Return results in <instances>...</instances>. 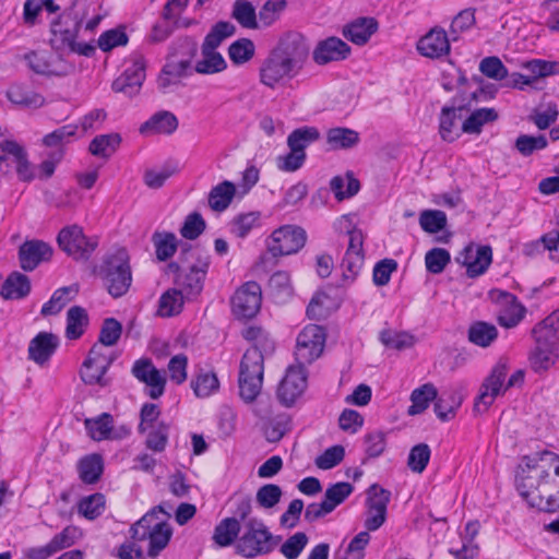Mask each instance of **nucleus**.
I'll return each instance as SVG.
<instances>
[{
  "label": "nucleus",
  "mask_w": 559,
  "mask_h": 559,
  "mask_svg": "<svg viewBox=\"0 0 559 559\" xmlns=\"http://www.w3.org/2000/svg\"><path fill=\"white\" fill-rule=\"evenodd\" d=\"M262 306L259 282H247V404L260 394L264 378V359L275 352V343L261 326L250 324Z\"/></svg>",
  "instance_id": "nucleus-1"
},
{
  "label": "nucleus",
  "mask_w": 559,
  "mask_h": 559,
  "mask_svg": "<svg viewBox=\"0 0 559 559\" xmlns=\"http://www.w3.org/2000/svg\"><path fill=\"white\" fill-rule=\"evenodd\" d=\"M309 47L300 34H287L271 51L260 69L261 82L273 87L281 80L294 78L302 68Z\"/></svg>",
  "instance_id": "nucleus-2"
},
{
  "label": "nucleus",
  "mask_w": 559,
  "mask_h": 559,
  "mask_svg": "<svg viewBox=\"0 0 559 559\" xmlns=\"http://www.w3.org/2000/svg\"><path fill=\"white\" fill-rule=\"evenodd\" d=\"M522 468L521 473L515 476V486L520 496L532 508L545 513H555L559 511V478H540L537 481L533 477L525 474Z\"/></svg>",
  "instance_id": "nucleus-3"
},
{
  "label": "nucleus",
  "mask_w": 559,
  "mask_h": 559,
  "mask_svg": "<svg viewBox=\"0 0 559 559\" xmlns=\"http://www.w3.org/2000/svg\"><path fill=\"white\" fill-rule=\"evenodd\" d=\"M210 259L199 247L181 242L176 260L166 263L163 273L174 280H202L207 274Z\"/></svg>",
  "instance_id": "nucleus-4"
},
{
  "label": "nucleus",
  "mask_w": 559,
  "mask_h": 559,
  "mask_svg": "<svg viewBox=\"0 0 559 559\" xmlns=\"http://www.w3.org/2000/svg\"><path fill=\"white\" fill-rule=\"evenodd\" d=\"M59 248L75 261H87L98 247L96 237H87L79 225L63 227L57 235Z\"/></svg>",
  "instance_id": "nucleus-5"
},
{
  "label": "nucleus",
  "mask_w": 559,
  "mask_h": 559,
  "mask_svg": "<svg viewBox=\"0 0 559 559\" xmlns=\"http://www.w3.org/2000/svg\"><path fill=\"white\" fill-rule=\"evenodd\" d=\"M325 329L318 324L305 326L296 340L295 359L301 366L312 364L323 352Z\"/></svg>",
  "instance_id": "nucleus-6"
},
{
  "label": "nucleus",
  "mask_w": 559,
  "mask_h": 559,
  "mask_svg": "<svg viewBox=\"0 0 559 559\" xmlns=\"http://www.w3.org/2000/svg\"><path fill=\"white\" fill-rule=\"evenodd\" d=\"M507 373V361L499 359L480 385L479 394L475 399L474 412L488 411L495 399L501 393Z\"/></svg>",
  "instance_id": "nucleus-7"
},
{
  "label": "nucleus",
  "mask_w": 559,
  "mask_h": 559,
  "mask_svg": "<svg viewBox=\"0 0 559 559\" xmlns=\"http://www.w3.org/2000/svg\"><path fill=\"white\" fill-rule=\"evenodd\" d=\"M366 493L368 515L365 520V527L367 531L373 532L380 528L386 520L388 504L390 503L392 493L378 484H372L367 489Z\"/></svg>",
  "instance_id": "nucleus-8"
},
{
  "label": "nucleus",
  "mask_w": 559,
  "mask_h": 559,
  "mask_svg": "<svg viewBox=\"0 0 559 559\" xmlns=\"http://www.w3.org/2000/svg\"><path fill=\"white\" fill-rule=\"evenodd\" d=\"M307 241L306 230L299 226L284 225L275 229L267 239L266 245L272 251L283 255L297 253Z\"/></svg>",
  "instance_id": "nucleus-9"
},
{
  "label": "nucleus",
  "mask_w": 559,
  "mask_h": 559,
  "mask_svg": "<svg viewBox=\"0 0 559 559\" xmlns=\"http://www.w3.org/2000/svg\"><path fill=\"white\" fill-rule=\"evenodd\" d=\"M93 274L105 280H132L130 257L124 248L107 252L102 262L95 265Z\"/></svg>",
  "instance_id": "nucleus-10"
},
{
  "label": "nucleus",
  "mask_w": 559,
  "mask_h": 559,
  "mask_svg": "<svg viewBox=\"0 0 559 559\" xmlns=\"http://www.w3.org/2000/svg\"><path fill=\"white\" fill-rule=\"evenodd\" d=\"M469 111V103L460 102V95L451 98L450 104L441 108L439 115V134L448 143L456 141L463 132L457 129L462 112Z\"/></svg>",
  "instance_id": "nucleus-11"
},
{
  "label": "nucleus",
  "mask_w": 559,
  "mask_h": 559,
  "mask_svg": "<svg viewBox=\"0 0 559 559\" xmlns=\"http://www.w3.org/2000/svg\"><path fill=\"white\" fill-rule=\"evenodd\" d=\"M456 262L465 266L468 277L483 275L492 261V249L487 245L466 246L455 258Z\"/></svg>",
  "instance_id": "nucleus-12"
},
{
  "label": "nucleus",
  "mask_w": 559,
  "mask_h": 559,
  "mask_svg": "<svg viewBox=\"0 0 559 559\" xmlns=\"http://www.w3.org/2000/svg\"><path fill=\"white\" fill-rule=\"evenodd\" d=\"M489 296L492 301L503 306L497 318L500 326L512 329L524 319L526 308L518 301L513 294L501 289H491Z\"/></svg>",
  "instance_id": "nucleus-13"
},
{
  "label": "nucleus",
  "mask_w": 559,
  "mask_h": 559,
  "mask_svg": "<svg viewBox=\"0 0 559 559\" xmlns=\"http://www.w3.org/2000/svg\"><path fill=\"white\" fill-rule=\"evenodd\" d=\"M307 386L305 366H289L277 389V399L284 406H293Z\"/></svg>",
  "instance_id": "nucleus-14"
},
{
  "label": "nucleus",
  "mask_w": 559,
  "mask_h": 559,
  "mask_svg": "<svg viewBox=\"0 0 559 559\" xmlns=\"http://www.w3.org/2000/svg\"><path fill=\"white\" fill-rule=\"evenodd\" d=\"M362 231L354 228L348 230V247L342 260V280H355L360 275L365 263Z\"/></svg>",
  "instance_id": "nucleus-15"
},
{
  "label": "nucleus",
  "mask_w": 559,
  "mask_h": 559,
  "mask_svg": "<svg viewBox=\"0 0 559 559\" xmlns=\"http://www.w3.org/2000/svg\"><path fill=\"white\" fill-rule=\"evenodd\" d=\"M131 372L135 379L147 386L146 394L152 400H157L164 394L166 378L151 359L141 358L135 360Z\"/></svg>",
  "instance_id": "nucleus-16"
},
{
  "label": "nucleus",
  "mask_w": 559,
  "mask_h": 559,
  "mask_svg": "<svg viewBox=\"0 0 559 559\" xmlns=\"http://www.w3.org/2000/svg\"><path fill=\"white\" fill-rule=\"evenodd\" d=\"M145 59L142 56L134 57L121 75L114 80L112 91L123 93L129 97L136 95L145 80Z\"/></svg>",
  "instance_id": "nucleus-17"
},
{
  "label": "nucleus",
  "mask_w": 559,
  "mask_h": 559,
  "mask_svg": "<svg viewBox=\"0 0 559 559\" xmlns=\"http://www.w3.org/2000/svg\"><path fill=\"white\" fill-rule=\"evenodd\" d=\"M100 350L102 347L98 344H94L82 365L80 376L85 384H99L100 386H105L107 384L105 374L111 364V360Z\"/></svg>",
  "instance_id": "nucleus-18"
},
{
  "label": "nucleus",
  "mask_w": 559,
  "mask_h": 559,
  "mask_svg": "<svg viewBox=\"0 0 559 559\" xmlns=\"http://www.w3.org/2000/svg\"><path fill=\"white\" fill-rule=\"evenodd\" d=\"M53 255V248L40 239L25 240L17 251L20 266L25 272H32L41 263L49 262Z\"/></svg>",
  "instance_id": "nucleus-19"
},
{
  "label": "nucleus",
  "mask_w": 559,
  "mask_h": 559,
  "mask_svg": "<svg viewBox=\"0 0 559 559\" xmlns=\"http://www.w3.org/2000/svg\"><path fill=\"white\" fill-rule=\"evenodd\" d=\"M81 28V21L71 14H61L51 24V47L56 50H66L76 39Z\"/></svg>",
  "instance_id": "nucleus-20"
},
{
  "label": "nucleus",
  "mask_w": 559,
  "mask_h": 559,
  "mask_svg": "<svg viewBox=\"0 0 559 559\" xmlns=\"http://www.w3.org/2000/svg\"><path fill=\"white\" fill-rule=\"evenodd\" d=\"M271 532L266 525L257 519L247 521V558L270 554Z\"/></svg>",
  "instance_id": "nucleus-21"
},
{
  "label": "nucleus",
  "mask_w": 559,
  "mask_h": 559,
  "mask_svg": "<svg viewBox=\"0 0 559 559\" xmlns=\"http://www.w3.org/2000/svg\"><path fill=\"white\" fill-rule=\"evenodd\" d=\"M352 48L338 37L331 36L318 43L313 50L312 58L317 64L323 66L334 61H342L348 58Z\"/></svg>",
  "instance_id": "nucleus-22"
},
{
  "label": "nucleus",
  "mask_w": 559,
  "mask_h": 559,
  "mask_svg": "<svg viewBox=\"0 0 559 559\" xmlns=\"http://www.w3.org/2000/svg\"><path fill=\"white\" fill-rule=\"evenodd\" d=\"M420 55L437 59L450 52V41L443 28L435 27L417 43Z\"/></svg>",
  "instance_id": "nucleus-23"
},
{
  "label": "nucleus",
  "mask_w": 559,
  "mask_h": 559,
  "mask_svg": "<svg viewBox=\"0 0 559 559\" xmlns=\"http://www.w3.org/2000/svg\"><path fill=\"white\" fill-rule=\"evenodd\" d=\"M379 23L374 17L360 16L347 23L342 31L343 36L355 45H366L378 31Z\"/></svg>",
  "instance_id": "nucleus-24"
},
{
  "label": "nucleus",
  "mask_w": 559,
  "mask_h": 559,
  "mask_svg": "<svg viewBox=\"0 0 559 559\" xmlns=\"http://www.w3.org/2000/svg\"><path fill=\"white\" fill-rule=\"evenodd\" d=\"M333 290L334 288L330 285L326 289H319L314 293L306 309L308 319L316 321L324 320L329 317L331 310L338 308L340 300L331 296Z\"/></svg>",
  "instance_id": "nucleus-25"
},
{
  "label": "nucleus",
  "mask_w": 559,
  "mask_h": 559,
  "mask_svg": "<svg viewBox=\"0 0 559 559\" xmlns=\"http://www.w3.org/2000/svg\"><path fill=\"white\" fill-rule=\"evenodd\" d=\"M464 399L462 388H451L444 390L440 395L437 394L436 402L433 404V411L436 416L441 421H449L456 414Z\"/></svg>",
  "instance_id": "nucleus-26"
},
{
  "label": "nucleus",
  "mask_w": 559,
  "mask_h": 559,
  "mask_svg": "<svg viewBox=\"0 0 559 559\" xmlns=\"http://www.w3.org/2000/svg\"><path fill=\"white\" fill-rule=\"evenodd\" d=\"M177 117L167 110L155 112L148 120L141 124L139 131L143 135L173 134L178 128Z\"/></svg>",
  "instance_id": "nucleus-27"
},
{
  "label": "nucleus",
  "mask_w": 559,
  "mask_h": 559,
  "mask_svg": "<svg viewBox=\"0 0 559 559\" xmlns=\"http://www.w3.org/2000/svg\"><path fill=\"white\" fill-rule=\"evenodd\" d=\"M59 345V338L48 332L38 333L29 343L28 356L35 362L43 365L49 360Z\"/></svg>",
  "instance_id": "nucleus-28"
},
{
  "label": "nucleus",
  "mask_w": 559,
  "mask_h": 559,
  "mask_svg": "<svg viewBox=\"0 0 559 559\" xmlns=\"http://www.w3.org/2000/svg\"><path fill=\"white\" fill-rule=\"evenodd\" d=\"M152 242L154 245L157 261L167 263L168 260L175 255L177 250H180L181 245L177 236L170 231H155L152 236Z\"/></svg>",
  "instance_id": "nucleus-29"
},
{
  "label": "nucleus",
  "mask_w": 559,
  "mask_h": 559,
  "mask_svg": "<svg viewBox=\"0 0 559 559\" xmlns=\"http://www.w3.org/2000/svg\"><path fill=\"white\" fill-rule=\"evenodd\" d=\"M88 324L87 311L80 306L71 307L67 312L66 337L70 341L79 340L85 333Z\"/></svg>",
  "instance_id": "nucleus-30"
},
{
  "label": "nucleus",
  "mask_w": 559,
  "mask_h": 559,
  "mask_svg": "<svg viewBox=\"0 0 559 559\" xmlns=\"http://www.w3.org/2000/svg\"><path fill=\"white\" fill-rule=\"evenodd\" d=\"M79 293V285L73 283L57 289L50 299L41 307L40 313L45 317L59 313Z\"/></svg>",
  "instance_id": "nucleus-31"
},
{
  "label": "nucleus",
  "mask_w": 559,
  "mask_h": 559,
  "mask_svg": "<svg viewBox=\"0 0 559 559\" xmlns=\"http://www.w3.org/2000/svg\"><path fill=\"white\" fill-rule=\"evenodd\" d=\"M8 99L25 108H39L44 105L45 98L22 84H13L7 91Z\"/></svg>",
  "instance_id": "nucleus-32"
},
{
  "label": "nucleus",
  "mask_w": 559,
  "mask_h": 559,
  "mask_svg": "<svg viewBox=\"0 0 559 559\" xmlns=\"http://www.w3.org/2000/svg\"><path fill=\"white\" fill-rule=\"evenodd\" d=\"M498 112L495 108H479L473 110L462 122L461 132L466 134H480L486 123L498 119Z\"/></svg>",
  "instance_id": "nucleus-33"
},
{
  "label": "nucleus",
  "mask_w": 559,
  "mask_h": 559,
  "mask_svg": "<svg viewBox=\"0 0 559 559\" xmlns=\"http://www.w3.org/2000/svg\"><path fill=\"white\" fill-rule=\"evenodd\" d=\"M321 133L317 127L304 126L293 130L287 136V146L292 151L306 153V148L317 142Z\"/></svg>",
  "instance_id": "nucleus-34"
},
{
  "label": "nucleus",
  "mask_w": 559,
  "mask_h": 559,
  "mask_svg": "<svg viewBox=\"0 0 559 559\" xmlns=\"http://www.w3.org/2000/svg\"><path fill=\"white\" fill-rule=\"evenodd\" d=\"M359 133L345 127L331 128L326 132V143L332 150H348L359 143Z\"/></svg>",
  "instance_id": "nucleus-35"
},
{
  "label": "nucleus",
  "mask_w": 559,
  "mask_h": 559,
  "mask_svg": "<svg viewBox=\"0 0 559 559\" xmlns=\"http://www.w3.org/2000/svg\"><path fill=\"white\" fill-rule=\"evenodd\" d=\"M84 426L93 440L112 439L114 418L109 413H103L95 418L85 419Z\"/></svg>",
  "instance_id": "nucleus-36"
},
{
  "label": "nucleus",
  "mask_w": 559,
  "mask_h": 559,
  "mask_svg": "<svg viewBox=\"0 0 559 559\" xmlns=\"http://www.w3.org/2000/svg\"><path fill=\"white\" fill-rule=\"evenodd\" d=\"M78 469L80 478L84 484L97 483L104 471L102 455L97 453L85 455L79 461Z\"/></svg>",
  "instance_id": "nucleus-37"
},
{
  "label": "nucleus",
  "mask_w": 559,
  "mask_h": 559,
  "mask_svg": "<svg viewBox=\"0 0 559 559\" xmlns=\"http://www.w3.org/2000/svg\"><path fill=\"white\" fill-rule=\"evenodd\" d=\"M282 257L280 253L271 250V247L266 245V250L261 253L259 260L253 264L251 271L253 275L262 276L271 274V280L274 277H285L288 278L289 274L284 271H274L277 265L278 258Z\"/></svg>",
  "instance_id": "nucleus-38"
},
{
  "label": "nucleus",
  "mask_w": 559,
  "mask_h": 559,
  "mask_svg": "<svg viewBox=\"0 0 559 559\" xmlns=\"http://www.w3.org/2000/svg\"><path fill=\"white\" fill-rule=\"evenodd\" d=\"M437 392L438 391L432 383H425L415 389L411 394L412 405L408 407L407 414L414 416L425 412L430 402H436Z\"/></svg>",
  "instance_id": "nucleus-39"
},
{
  "label": "nucleus",
  "mask_w": 559,
  "mask_h": 559,
  "mask_svg": "<svg viewBox=\"0 0 559 559\" xmlns=\"http://www.w3.org/2000/svg\"><path fill=\"white\" fill-rule=\"evenodd\" d=\"M530 364L536 373L549 370L559 359V348L535 346L530 355Z\"/></svg>",
  "instance_id": "nucleus-40"
},
{
  "label": "nucleus",
  "mask_w": 559,
  "mask_h": 559,
  "mask_svg": "<svg viewBox=\"0 0 559 559\" xmlns=\"http://www.w3.org/2000/svg\"><path fill=\"white\" fill-rule=\"evenodd\" d=\"M236 188L230 181H223L213 187L209 193V205L213 211L223 212L230 204Z\"/></svg>",
  "instance_id": "nucleus-41"
},
{
  "label": "nucleus",
  "mask_w": 559,
  "mask_h": 559,
  "mask_svg": "<svg viewBox=\"0 0 559 559\" xmlns=\"http://www.w3.org/2000/svg\"><path fill=\"white\" fill-rule=\"evenodd\" d=\"M497 337V328L485 321H476L468 329V341L480 347H488Z\"/></svg>",
  "instance_id": "nucleus-42"
},
{
  "label": "nucleus",
  "mask_w": 559,
  "mask_h": 559,
  "mask_svg": "<svg viewBox=\"0 0 559 559\" xmlns=\"http://www.w3.org/2000/svg\"><path fill=\"white\" fill-rule=\"evenodd\" d=\"M121 143V136L119 133H108L95 136L88 146V151L92 155L108 158Z\"/></svg>",
  "instance_id": "nucleus-43"
},
{
  "label": "nucleus",
  "mask_w": 559,
  "mask_h": 559,
  "mask_svg": "<svg viewBox=\"0 0 559 559\" xmlns=\"http://www.w3.org/2000/svg\"><path fill=\"white\" fill-rule=\"evenodd\" d=\"M548 146L545 134L531 135L521 133L514 141V150L523 157H530L535 152L543 151Z\"/></svg>",
  "instance_id": "nucleus-44"
},
{
  "label": "nucleus",
  "mask_w": 559,
  "mask_h": 559,
  "mask_svg": "<svg viewBox=\"0 0 559 559\" xmlns=\"http://www.w3.org/2000/svg\"><path fill=\"white\" fill-rule=\"evenodd\" d=\"M173 531L165 522H155V528L151 532L147 539L150 542L147 555L154 558L168 545Z\"/></svg>",
  "instance_id": "nucleus-45"
},
{
  "label": "nucleus",
  "mask_w": 559,
  "mask_h": 559,
  "mask_svg": "<svg viewBox=\"0 0 559 559\" xmlns=\"http://www.w3.org/2000/svg\"><path fill=\"white\" fill-rule=\"evenodd\" d=\"M236 32L233 23L227 21H219L215 23L210 32L206 34L203 47L207 50H216V48L227 38L231 37Z\"/></svg>",
  "instance_id": "nucleus-46"
},
{
  "label": "nucleus",
  "mask_w": 559,
  "mask_h": 559,
  "mask_svg": "<svg viewBox=\"0 0 559 559\" xmlns=\"http://www.w3.org/2000/svg\"><path fill=\"white\" fill-rule=\"evenodd\" d=\"M183 304V292L177 288L168 289L159 299L158 314L164 318L174 317L181 312Z\"/></svg>",
  "instance_id": "nucleus-47"
},
{
  "label": "nucleus",
  "mask_w": 559,
  "mask_h": 559,
  "mask_svg": "<svg viewBox=\"0 0 559 559\" xmlns=\"http://www.w3.org/2000/svg\"><path fill=\"white\" fill-rule=\"evenodd\" d=\"M106 508L105 496L100 492L83 497L78 503V512L87 520L99 518Z\"/></svg>",
  "instance_id": "nucleus-48"
},
{
  "label": "nucleus",
  "mask_w": 559,
  "mask_h": 559,
  "mask_svg": "<svg viewBox=\"0 0 559 559\" xmlns=\"http://www.w3.org/2000/svg\"><path fill=\"white\" fill-rule=\"evenodd\" d=\"M199 399H206L218 391L219 382L214 372H200L190 383Z\"/></svg>",
  "instance_id": "nucleus-49"
},
{
  "label": "nucleus",
  "mask_w": 559,
  "mask_h": 559,
  "mask_svg": "<svg viewBox=\"0 0 559 559\" xmlns=\"http://www.w3.org/2000/svg\"><path fill=\"white\" fill-rule=\"evenodd\" d=\"M203 59L195 64V72L201 74L217 73L226 69V61L223 56L215 50H207L201 46Z\"/></svg>",
  "instance_id": "nucleus-50"
},
{
  "label": "nucleus",
  "mask_w": 559,
  "mask_h": 559,
  "mask_svg": "<svg viewBox=\"0 0 559 559\" xmlns=\"http://www.w3.org/2000/svg\"><path fill=\"white\" fill-rule=\"evenodd\" d=\"M379 340L385 347L396 350L411 348L415 344L414 335L408 332H396L390 329L382 330Z\"/></svg>",
  "instance_id": "nucleus-51"
},
{
  "label": "nucleus",
  "mask_w": 559,
  "mask_h": 559,
  "mask_svg": "<svg viewBox=\"0 0 559 559\" xmlns=\"http://www.w3.org/2000/svg\"><path fill=\"white\" fill-rule=\"evenodd\" d=\"M240 532V524L235 518L221 521L215 527L213 539L221 547L229 546Z\"/></svg>",
  "instance_id": "nucleus-52"
},
{
  "label": "nucleus",
  "mask_w": 559,
  "mask_h": 559,
  "mask_svg": "<svg viewBox=\"0 0 559 559\" xmlns=\"http://www.w3.org/2000/svg\"><path fill=\"white\" fill-rule=\"evenodd\" d=\"M147 430L148 432L145 439L146 448L154 452H163L168 443L169 424L158 421L156 426Z\"/></svg>",
  "instance_id": "nucleus-53"
},
{
  "label": "nucleus",
  "mask_w": 559,
  "mask_h": 559,
  "mask_svg": "<svg viewBox=\"0 0 559 559\" xmlns=\"http://www.w3.org/2000/svg\"><path fill=\"white\" fill-rule=\"evenodd\" d=\"M447 214L440 210H424L419 215V225L428 234H437L445 228Z\"/></svg>",
  "instance_id": "nucleus-54"
},
{
  "label": "nucleus",
  "mask_w": 559,
  "mask_h": 559,
  "mask_svg": "<svg viewBox=\"0 0 559 559\" xmlns=\"http://www.w3.org/2000/svg\"><path fill=\"white\" fill-rule=\"evenodd\" d=\"M354 491V486L347 481L332 484L325 489L323 500L332 511L342 504Z\"/></svg>",
  "instance_id": "nucleus-55"
},
{
  "label": "nucleus",
  "mask_w": 559,
  "mask_h": 559,
  "mask_svg": "<svg viewBox=\"0 0 559 559\" xmlns=\"http://www.w3.org/2000/svg\"><path fill=\"white\" fill-rule=\"evenodd\" d=\"M283 496L282 488L276 484L262 485L255 495V502L261 509H273L276 507Z\"/></svg>",
  "instance_id": "nucleus-56"
},
{
  "label": "nucleus",
  "mask_w": 559,
  "mask_h": 559,
  "mask_svg": "<svg viewBox=\"0 0 559 559\" xmlns=\"http://www.w3.org/2000/svg\"><path fill=\"white\" fill-rule=\"evenodd\" d=\"M431 451L427 443L414 445L408 454L407 466L412 472L423 473L430 460Z\"/></svg>",
  "instance_id": "nucleus-57"
},
{
  "label": "nucleus",
  "mask_w": 559,
  "mask_h": 559,
  "mask_svg": "<svg viewBox=\"0 0 559 559\" xmlns=\"http://www.w3.org/2000/svg\"><path fill=\"white\" fill-rule=\"evenodd\" d=\"M206 228V222L199 212H192L186 216L179 229L180 235L187 240H195Z\"/></svg>",
  "instance_id": "nucleus-58"
},
{
  "label": "nucleus",
  "mask_w": 559,
  "mask_h": 559,
  "mask_svg": "<svg viewBox=\"0 0 559 559\" xmlns=\"http://www.w3.org/2000/svg\"><path fill=\"white\" fill-rule=\"evenodd\" d=\"M198 53V43L192 37H181L173 46L170 58L179 59L191 67V61Z\"/></svg>",
  "instance_id": "nucleus-59"
},
{
  "label": "nucleus",
  "mask_w": 559,
  "mask_h": 559,
  "mask_svg": "<svg viewBox=\"0 0 559 559\" xmlns=\"http://www.w3.org/2000/svg\"><path fill=\"white\" fill-rule=\"evenodd\" d=\"M83 536L81 528L74 525L66 526L60 533L56 534L50 543L56 550L59 552L66 548H69L76 544Z\"/></svg>",
  "instance_id": "nucleus-60"
},
{
  "label": "nucleus",
  "mask_w": 559,
  "mask_h": 559,
  "mask_svg": "<svg viewBox=\"0 0 559 559\" xmlns=\"http://www.w3.org/2000/svg\"><path fill=\"white\" fill-rule=\"evenodd\" d=\"M122 334V325L115 318H106L103 321L98 342L104 346H114L118 343Z\"/></svg>",
  "instance_id": "nucleus-61"
},
{
  "label": "nucleus",
  "mask_w": 559,
  "mask_h": 559,
  "mask_svg": "<svg viewBox=\"0 0 559 559\" xmlns=\"http://www.w3.org/2000/svg\"><path fill=\"white\" fill-rule=\"evenodd\" d=\"M450 261V252L443 248H432L425 255L426 269L432 274H440Z\"/></svg>",
  "instance_id": "nucleus-62"
},
{
  "label": "nucleus",
  "mask_w": 559,
  "mask_h": 559,
  "mask_svg": "<svg viewBox=\"0 0 559 559\" xmlns=\"http://www.w3.org/2000/svg\"><path fill=\"white\" fill-rule=\"evenodd\" d=\"M479 71L489 79L502 81L508 78V69L502 61L496 57H486L479 63Z\"/></svg>",
  "instance_id": "nucleus-63"
},
{
  "label": "nucleus",
  "mask_w": 559,
  "mask_h": 559,
  "mask_svg": "<svg viewBox=\"0 0 559 559\" xmlns=\"http://www.w3.org/2000/svg\"><path fill=\"white\" fill-rule=\"evenodd\" d=\"M308 543V536L304 532H297L288 537L281 546L280 551L287 559H297Z\"/></svg>",
  "instance_id": "nucleus-64"
}]
</instances>
